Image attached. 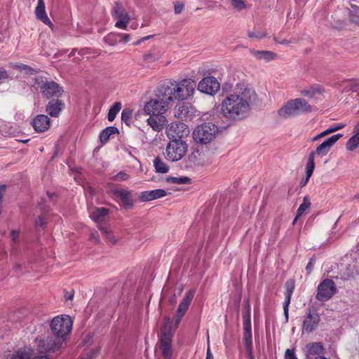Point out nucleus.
Wrapping results in <instances>:
<instances>
[{"instance_id": "obj_1", "label": "nucleus", "mask_w": 359, "mask_h": 359, "mask_svg": "<svg viewBox=\"0 0 359 359\" xmlns=\"http://www.w3.org/2000/svg\"><path fill=\"white\" fill-rule=\"evenodd\" d=\"M72 320L69 316L61 315L55 317L50 323L53 336L48 335L36 339L34 349L40 354L48 355L59 351L66 341L67 336L71 332Z\"/></svg>"}, {"instance_id": "obj_2", "label": "nucleus", "mask_w": 359, "mask_h": 359, "mask_svg": "<svg viewBox=\"0 0 359 359\" xmlns=\"http://www.w3.org/2000/svg\"><path fill=\"white\" fill-rule=\"evenodd\" d=\"M255 98V90L249 88L230 94L222 102V113L225 117L231 119H241L247 116L250 104Z\"/></svg>"}, {"instance_id": "obj_3", "label": "nucleus", "mask_w": 359, "mask_h": 359, "mask_svg": "<svg viewBox=\"0 0 359 359\" xmlns=\"http://www.w3.org/2000/svg\"><path fill=\"white\" fill-rule=\"evenodd\" d=\"M195 82L190 79L180 81L169 80L162 83L158 88L159 96L165 97L170 103L175 100L188 99L194 93Z\"/></svg>"}, {"instance_id": "obj_4", "label": "nucleus", "mask_w": 359, "mask_h": 359, "mask_svg": "<svg viewBox=\"0 0 359 359\" xmlns=\"http://www.w3.org/2000/svg\"><path fill=\"white\" fill-rule=\"evenodd\" d=\"M312 111L311 106L302 98H295L288 101L278 111L280 116L289 118Z\"/></svg>"}, {"instance_id": "obj_5", "label": "nucleus", "mask_w": 359, "mask_h": 359, "mask_svg": "<svg viewBox=\"0 0 359 359\" xmlns=\"http://www.w3.org/2000/svg\"><path fill=\"white\" fill-rule=\"evenodd\" d=\"M218 133V128L212 123H205L198 126L193 132L195 142L201 144H208L212 141Z\"/></svg>"}, {"instance_id": "obj_6", "label": "nucleus", "mask_w": 359, "mask_h": 359, "mask_svg": "<svg viewBox=\"0 0 359 359\" xmlns=\"http://www.w3.org/2000/svg\"><path fill=\"white\" fill-rule=\"evenodd\" d=\"M171 323L169 318L164 319V325L162 328L163 337L160 339L159 348L165 359H171L172 355L171 338L175 329L168 327Z\"/></svg>"}, {"instance_id": "obj_7", "label": "nucleus", "mask_w": 359, "mask_h": 359, "mask_svg": "<svg viewBox=\"0 0 359 359\" xmlns=\"http://www.w3.org/2000/svg\"><path fill=\"white\" fill-rule=\"evenodd\" d=\"M156 97L151 100L144 106V111L147 114H162L168 109L170 102L163 96H159L157 89Z\"/></svg>"}, {"instance_id": "obj_8", "label": "nucleus", "mask_w": 359, "mask_h": 359, "mask_svg": "<svg viewBox=\"0 0 359 359\" xmlns=\"http://www.w3.org/2000/svg\"><path fill=\"white\" fill-rule=\"evenodd\" d=\"M187 152V144L180 140H172L166 147L165 158L172 162L180 161Z\"/></svg>"}, {"instance_id": "obj_9", "label": "nucleus", "mask_w": 359, "mask_h": 359, "mask_svg": "<svg viewBox=\"0 0 359 359\" xmlns=\"http://www.w3.org/2000/svg\"><path fill=\"white\" fill-rule=\"evenodd\" d=\"M209 149L205 148L201 150L194 151L189 156V161L194 166L205 167L208 166L213 162V155Z\"/></svg>"}, {"instance_id": "obj_10", "label": "nucleus", "mask_w": 359, "mask_h": 359, "mask_svg": "<svg viewBox=\"0 0 359 359\" xmlns=\"http://www.w3.org/2000/svg\"><path fill=\"white\" fill-rule=\"evenodd\" d=\"M336 292L335 283L330 279H325L318 286L316 298L320 302H325L330 299Z\"/></svg>"}, {"instance_id": "obj_11", "label": "nucleus", "mask_w": 359, "mask_h": 359, "mask_svg": "<svg viewBox=\"0 0 359 359\" xmlns=\"http://www.w3.org/2000/svg\"><path fill=\"white\" fill-rule=\"evenodd\" d=\"M194 294H195V290H191L186 293L185 296L184 297V298L182 299V300L181 301V302L180 303V304L178 306L177 312L173 317V321L172 322L170 321L172 323L168 327H171L170 326L172 323H174L173 329H176L178 327L182 318L186 313V312H187V309L194 297Z\"/></svg>"}, {"instance_id": "obj_12", "label": "nucleus", "mask_w": 359, "mask_h": 359, "mask_svg": "<svg viewBox=\"0 0 359 359\" xmlns=\"http://www.w3.org/2000/svg\"><path fill=\"white\" fill-rule=\"evenodd\" d=\"M36 83H38L42 94L47 98L52 97H60L63 90L54 81H43L41 78L36 79Z\"/></svg>"}, {"instance_id": "obj_13", "label": "nucleus", "mask_w": 359, "mask_h": 359, "mask_svg": "<svg viewBox=\"0 0 359 359\" xmlns=\"http://www.w3.org/2000/svg\"><path fill=\"white\" fill-rule=\"evenodd\" d=\"M189 133V127L182 122L171 123L166 128L168 137L175 141L187 137Z\"/></svg>"}, {"instance_id": "obj_14", "label": "nucleus", "mask_w": 359, "mask_h": 359, "mask_svg": "<svg viewBox=\"0 0 359 359\" xmlns=\"http://www.w3.org/2000/svg\"><path fill=\"white\" fill-rule=\"evenodd\" d=\"M112 16L116 20V27L123 29H127L130 16L121 4L115 3L113 7Z\"/></svg>"}, {"instance_id": "obj_15", "label": "nucleus", "mask_w": 359, "mask_h": 359, "mask_svg": "<svg viewBox=\"0 0 359 359\" xmlns=\"http://www.w3.org/2000/svg\"><path fill=\"white\" fill-rule=\"evenodd\" d=\"M220 88V84L216 78L208 76L203 78L198 85V89L204 93L214 95L218 92Z\"/></svg>"}, {"instance_id": "obj_16", "label": "nucleus", "mask_w": 359, "mask_h": 359, "mask_svg": "<svg viewBox=\"0 0 359 359\" xmlns=\"http://www.w3.org/2000/svg\"><path fill=\"white\" fill-rule=\"evenodd\" d=\"M343 136L342 134L338 133L327 138L323 143L319 144L316 151H311L314 156H325L330 151L332 146Z\"/></svg>"}, {"instance_id": "obj_17", "label": "nucleus", "mask_w": 359, "mask_h": 359, "mask_svg": "<svg viewBox=\"0 0 359 359\" xmlns=\"http://www.w3.org/2000/svg\"><path fill=\"white\" fill-rule=\"evenodd\" d=\"M243 339H252L250 305L248 301L245 302L243 312Z\"/></svg>"}, {"instance_id": "obj_18", "label": "nucleus", "mask_w": 359, "mask_h": 359, "mask_svg": "<svg viewBox=\"0 0 359 359\" xmlns=\"http://www.w3.org/2000/svg\"><path fill=\"white\" fill-rule=\"evenodd\" d=\"M324 347L320 342H312L306 345V353L309 359H327L320 355L323 353Z\"/></svg>"}, {"instance_id": "obj_19", "label": "nucleus", "mask_w": 359, "mask_h": 359, "mask_svg": "<svg viewBox=\"0 0 359 359\" xmlns=\"http://www.w3.org/2000/svg\"><path fill=\"white\" fill-rule=\"evenodd\" d=\"M149 115V118L147 120V124L156 132L162 131L168 123L165 116L162 114Z\"/></svg>"}, {"instance_id": "obj_20", "label": "nucleus", "mask_w": 359, "mask_h": 359, "mask_svg": "<svg viewBox=\"0 0 359 359\" xmlns=\"http://www.w3.org/2000/svg\"><path fill=\"white\" fill-rule=\"evenodd\" d=\"M111 191L116 197L121 199L125 208L128 209L133 206V200L130 191L120 188H113Z\"/></svg>"}, {"instance_id": "obj_21", "label": "nucleus", "mask_w": 359, "mask_h": 359, "mask_svg": "<svg viewBox=\"0 0 359 359\" xmlns=\"http://www.w3.org/2000/svg\"><path fill=\"white\" fill-rule=\"evenodd\" d=\"M50 125V120L48 116L39 114L32 121V126L34 130L38 133H43L47 130Z\"/></svg>"}, {"instance_id": "obj_22", "label": "nucleus", "mask_w": 359, "mask_h": 359, "mask_svg": "<svg viewBox=\"0 0 359 359\" xmlns=\"http://www.w3.org/2000/svg\"><path fill=\"white\" fill-rule=\"evenodd\" d=\"M167 192L162 189L142 191L139 199L142 202L149 201L165 196Z\"/></svg>"}, {"instance_id": "obj_23", "label": "nucleus", "mask_w": 359, "mask_h": 359, "mask_svg": "<svg viewBox=\"0 0 359 359\" xmlns=\"http://www.w3.org/2000/svg\"><path fill=\"white\" fill-rule=\"evenodd\" d=\"M65 108V103L58 99H53L46 105V112L52 117H57Z\"/></svg>"}, {"instance_id": "obj_24", "label": "nucleus", "mask_w": 359, "mask_h": 359, "mask_svg": "<svg viewBox=\"0 0 359 359\" xmlns=\"http://www.w3.org/2000/svg\"><path fill=\"white\" fill-rule=\"evenodd\" d=\"M320 321V317L317 313H311V312L307 313V316L304 320L303 330L306 332H311L316 327Z\"/></svg>"}, {"instance_id": "obj_25", "label": "nucleus", "mask_w": 359, "mask_h": 359, "mask_svg": "<svg viewBox=\"0 0 359 359\" xmlns=\"http://www.w3.org/2000/svg\"><path fill=\"white\" fill-rule=\"evenodd\" d=\"M250 53L257 60H263L266 62H269L277 57V54L271 50H258L250 49Z\"/></svg>"}, {"instance_id": "obj_26", "label": "nucleus", "mask_w": 359, "mask_h": 359, "mask_svg": "<svg viewBox=\"0 0 359 359\" xmlns=\"http://www.w3.org/2000/svg\"><path fill=\"white\" fill-rule=\"evenodd\" d=\"M35 15L38 20H41L45 25L52 27L53 24L48 17L46 9H45V3L43 0H38L37 6L35 8Z\"/></svg>"}, {"instance_id": "obj_27", "label": "nucleus", "mask_w": 359, "mask_h": 359, "mask_svg": "<svg viewBox=\"0 0 359 359\" xmlns=\"http://www.w3.org/2000/svg\"><path fill=\"white\" fill-rule=\"evenodd\" d=\"M285 299L284 302L283 310H284V314H285L286 320H287L288 311H289L288 307H289V305L291 302V297H292V294L294 287L293 281L287 280L285 283Z\"/></svg>"}, {"instance_id": "obj_28", "label": "nucleus", "mask_w": 359, "mask_h": 359, "mask_svg": "<svg viewBox=\"0 0 359 359\" xmlns=\"http://www.w3.org/2000/svg\"><path fill=\"white\" fill-rule=\"evenodd\" d=\"M108 210L104 208H92L90 210V217L96 222H100L107 215Z\"/></svg>"}, {"instance_id": "obj_29", "label": "nucleus", "mask_w": 359, "mask_h": 359, "mask_svg": "<svg viewBox=\"0 0 359 359\" xmlns=\"http://www.w3.org/2000/svg\"><path fill=\"white\" fill-rule=\"evenodd\" d=\"M118 132L117 128L109 126L104 129L100 135V142L102 143L107 142L111 135L116 134Z\"/></svg>"}, {"instance_id": "obj_30", "label": "nucleus", "mask_w": 359, "mask_h": 359, "mask_svg": "<svg viewBox=\"0 0 359 359\" xmlns=\"http://www.w3.org/2000/svg\"><path fill=\"white\" fill-rule=\"evenodd\" d=\"M188 112V107L184 104H180L175 108V116L182 120L187 117Z\"/></svg>"}, {"instance_id": "obj_31", "label": "nucleus", "mask_w": 359, "mask_h": 359, "mask_svg": "<svg viewBox=\"0 0 359 359\" xmlns=\"http://www.w3.org/2000/svg\"><path fill=\"white\" fill-rule=\"evenodd\" d=\"M315 156L313 154H311L309 155L308 161L306 166V180H309L311 176L313 174V172L315 168Z\"/></svg>"}, {"instance_id": "obj_32", "label": "nucleus", "mask_w": 359, "mask_h": 359, "mask_svg": "<svg viewBox=\"0 0 359 359\" xmlns=\"http://www.w3.org/2000/svg\"><path fill=\"white\" fill-rule=\"evenodd\" d=\"M353 136L348 139L346 147L348 151H353L359 147V135L353 132Z\"/></svg>"}, {"instance_id": "obj_33", "label": "nucleus", "mask_w": 359, "mask_h": 359, "mask_svg": "<svg viewBox=\"0 0 359 359\" xmlns=\"http://www.w3.org/2000/svg\"><path fill=\"white\" fill-rule=\"evenodd\" d=\"M154 166L159 173H166L169 170L168 166L158 157L154 160Z\"/></svg>"}, {"instance_id": "obj_34", "label": "nucleus", "mask_w": 359, "mask_h": 359, "mask_svg": "<svg viewBox=\"0 0 359 359\" xmlns=\"http://www.w3.org/2000/svg\"><path fill=\"white\" fill-rule=\"evenodd\" d=\"M99 229L106 236L107 240L109 243H111L112 244L116 243L117 239L116 238L114 235L111 233V231L109 229V228H108L107 226H102L100 225L99 226Z\"/></svg>"}, {"instance_id": "obj_35", "label": "nucleus", "mask_w": 359, "mask_h": 359, "mask_svg": "<svg viewBox=\"0 0 359 359\" xmlns=\"http://www.w3.org/2000/svg\"><path fill=\"white\" fill-rule=\"evenodd\" d=\"M350 20L354 23H359V7L352 5L349 9Z\"/></svg>"}, {"instance_id": "obj_36", "label": "nucleus", "mask_w": 359, "mask_h": 359, "mask_svg": "<svg viewBox=\"0 0 359 359\" xmlns=\"http://www.w3.org/2000/svg\"><path fill=\"white\" fill-rule=\"evenodd\" d=\"M121 109V104L120 102H116L110 108L108 113V120L109 121H112L114 120L116 114Z\"/></svg>"}, {"instance_id": "obj_37", "label": "nucleus", "mask_w": 359, "mask_h": 359, "mask_svg": "<svg viewBox=\"0 0 359 359\" xmlns=\"http://www.w3.org/2000/svg\"><path fill=\"white\" fill-rule=\"evenodd\" d=\"M311 203L309 201V199L307 196H305L304 198L302 203L299 205V207L297 209V217H301L305 211L310 207Z\"/></svg>"}, {"instance_id": "obj_38", "label": "nucleus", "mask_w": 359, "mask_h": 359, "mask_svg": "<svg viewBox=\"0 0 359 359\" xmlns=\"http://www.w3.org/2000/svg\"><path fill=\"white\" fill-rule=\"evenodd\" d=\"M168 182L175 183L178 184H187L191 182V179L188 177H170L167 179Z\"/></svg>"}, {"instance_id": "obj_39", "label": "nucleus", "mask_w": 359, "mask_h": 359, "mask_svg": "<svg viewBox=\"0 0 359 359\" xmlns=\"http://www.w3.org/2000/svg\"><path fill=\"white\" fill-rule=\"evenodd\" d=\"M248 35L250 38H256V39H263L268 35L266 31H255V32H248Z\"/></svg>"}, {"instance_id": "obj_40", "label": "nucleus", "mask_w": 359, "mask_h": 359, "mask_svg": "<svg viewBox=\"0 0 359 359\" xmlns=\"http://www.w3.org/2000/svg\"><path fill=\"white\" fill-rule=\"evenodd\" d=\"M248 359H255L252 353V339H243Z\"/></svg>"}, {"instance_id": "obj_41", "label": "nucleus", "mask_w": 359, "mask_h": 359, "mask_svg": "<svg viewBox=\"0 0 359 359\" xmlns=\"http://www.w3.org/2000/svg\"><path fill=\"white\" fill-rule=\"evenodd\" d=\"M233 7L238 11H242L245 8V4L243 0H231Z\"/></svg>"}, {"instance_id": "obj_42", "label": "nucleus", "mask_w": 359, "mask_h": 359, "mask_svg": "<svg viewBox=\"0 0 359 359\" xmlns=\"http://www.w3.org/2000/svg\"><path fill=\"white\" fill-rule=\"evenodd\" d=\"M100 352V348H92L86 353L87 358L82 357L81 359H94Z\"/></svg>"}, {"instance_id": "obj_43", "label": "nucleus", "mask_w": 359, "mask_h": 359, "mask_svg": "<svg viewBox=\"0 0 359 359\" xmlns=\"http://www.w3.org/2000/svg\"><path fill=\"white\" fill-rule=\"evenodd\" d=\"M273 39L276 43H280V44H285V45H289L290 43H296L297 42V39L294 38H291L290 40H286V39H278V36H273Z\"/></svg>"}, {"instance_id": "obj_44", "label": "nucleus", "mask_w": 359, "mask_h": 359, "mask_svg": "<svg viewBox=\"0 0 359 359\" xmlns=\"http://www.w3.org/2000/svg\"><path fill=\"white\" fill-rule=\"evenodd\" d=\"M114 181H126L129 179V175L124 172H120L112 177Z\"/></svg>"}, {"instance_id": "obj_45", "label": "nucleus", "mask_w": 359, "mask_h": 359, "mask_svg": "<svg viewBox=\"0 0 359 359\" xmlns=\"http://www.w3.org/2000/svg\"><path fill=\"white\" fill-rule=\"evenodd\" d=\"M157 60V57L154 53L149 52L144 55V60L147 62L151 63Z\"/></svg>"}, {"instance_id": "obj_46", "label": "nucleus", "mask_w": 359, "mask_h": 359, "mask_svg": "<svg viewBox=\"0 0 359 359\" xmlns=\"http://www.w3.org/2000/svg\"><path fill=\"white\" fill-rule=\"evenodd\" d=\"M184 8V4L177 1L174 4V12L175 14H180Z\"/></svg>"}, {"instance_id": "obj_47", "label": "nucleus", "mask_w": 359, "mask_h": 359, "mask_svg": "<svg viewBox=\"0 0 359 359\" xmlns=\"http://www.w3.org/2000/svg\"><path fill=\"white\" fill-rule=\"evenodd\" d=\"M344 126H345V124H344V123H335V124L331 126L330 127H329L328 130L331 134L334 132H336V131L343 128Z\"/></svg>"}, {"instance_id": "obj_48", "label": "nucleus", "mask_w": 359, "mask_h": 359, "mask_svg": "<svg viewBox=\"0 0 359 359\" xmlns=\"http://www.w3.org/2000/svg\"><path fill=\"white\" fill-rule=\"evenodd\" d=\"M353 86V82L352 81H346L343 82V83L341 85V88H343V90H352V88Z\"/></svg>"}, {"instance_id": "obj_49", "label": "nucleus", "mask_w": 359, "mask_h": 359, "mask_svg": "<svg viewBox=\"0 0 359 359\" xmlns=\"http://www.w3.org/2000/svg\"><path fill=\"white\" fill-rule=\"evenodd\" d=\"M316 259L314 257H312L310 259L309 263L307 264L306 266V270L307 271V273L309 274L311 273L314 264H315Z\"/></svg>"}, {"instance_id": "obj_50", "label": "nucleus", "mask_w": 359, "mask_h": 359, "mask_svg": "<svg viewBox=\"0 0 359 359\" xmlns=\"http://www.w3.org/2000/svg\"><path fill=\"white\" fill-rule=\"evenodd\" d=\"M285 359H297L293 350L287 349L285 353Z\"/></svg>"}, {"instance_id": "obj_51", "label": "nucleus", "mask_w": 359, "mask_h": 359, "mask_svg": "<svg viewBox=\"0 0 359 359\" xmlns=\"http://www.w3.org/2000/svg\"><path fill=\"white\" fill-rule=\"evenodd\" d=\"M90 239L92 242L98 243L100 242L98 233L97 231H92L90 234Z\"/></svg>"}, {"instance_id": "obj_52", "label": "nucleus", "mask_w": 359, "mask_h": 359, "mask_svg": "<svg viewBox=\"0 0 359 359\" xmlns=\"http://www.w3.org/2000/svg\"><path fill=\"white\" fill-rule=\"evenodd\" d=\"M301 94L306 97H312L315 93L312 89H304L301 91Z\"/></svg>"}, {"instance_id": "obj_53", "label": "nucleus", "mask_w": 359, "mask_h": 359, "mask_svg": "<svg viewBox=\"0 0 359 359\" xmlns=\"http://www.w3.org/2000/svg\"><path fill=\"white\" fill-rule=\"evenodd\" d=\"M16 67L18 69H20L21 71H25L27 73L33 72V69L26 65L21 64V65H17Z\"/></svg>"}, {"instance_id": "obj_54", "label": "nucleus", "mask_w": 359, "mask_h": 359, "mask_svg": "<svg viewBox=\"0 0 359 359\" xmlns=\"http://www.w3.org/2000/svg\"><path fill=\"white\" fill-rule=\"evenodd\" d=\"M329 134H330L328 128L326 129L325 130L323 131L322 133H320V134L317 135L316 136H315L313 138V141H316V140H318V139L323 137H325V136H327Z\"/></svg>"}, {"instance_id": "obj_55", "label": "nucleus", "mask_w": 359, "mask_h": 359, "mask_svg": "<svg viewBox=\"0 0 359 359\" xmlns=\"http://www.w3.org/2000/svg\"><path fill=\"white\" fill-rule=\"evenodd\" d=\"M19 234H20V233L18 231L13 230L11 231V236L12 241L13 243H17L18 238H19Z\"/></svg>"}, {"instance_id": "obj_56", "label": "nucleus", "mask_w": 359, "mask_h": 359, "mask_svg": "<svg viewBox=\"0 0 359 359\" xmlns=\"http://www.w3.org/2000/svg\"><path fill=\"white\" fill-rule=\"evenodd\" d=\"M130 111L128 110H123L121 114V118L123 121L126 122L130 117Z\"/></svg>"}, {"instance_id": "obj_57", "label": "nucleus", "mask_w": 359, "mask_h": 359, "mask_svg": "<svg viewBox=\"0 0 359 359\" xmlns=\"http://www.w3.org/2000/svg\"><path fill=\"white\" fill-rule=\"evenodd\" d=\"M46 224V219L43 217H39L36 220V226H41V227H43V226H45Z\"/></svg>"}, {"instance_id": "obj_58", "label": "nucleus", "mask_w": 359, "mask_h": 359, "mask_svg": "<svg viewBox=\"0 0 359 359\" xmlns=\"http://www.w3.org/2000/svg\"><path fill=\"white\" fill-rule=\"evenodd\" d=\"M8 77V74L6 70L0 68V81L5 80Z\"/></svg>"}, {"instance_id": "obj_59", "label": "nucleus", "mask_w": 359, "mask_h": 359, "mask_svg": "<svg viewBox=\"0 0 359 359\" xmlns=\"http://www.w3.org/2000/svg\"><path fill=\"white\" fill-rule=\"evenodd\" d=\"M153 37H154V35H149V36H144V37L142 38L141 39H140L139 41H137L136 44H140V43H142L144 41L149 40Z\"/></svg>"}, {"instance_id": "obj_60", "label": "nucleus", "mask_w": 359, "mask_h": 359, "mask_svg": "<svg viewBox=\"0 0 359 359\" xmlns=\"http://www.w3.org/2000/svg\"><path fill=\"white\" fill-rule=\"evenodd\" d=\"M119 36L125 41L128 42L130 40V36L127 34H119Z\"/></svg>"}, {"instance_id": "obj_61", "label": "nucleus", "mask_w": 359, "mask_h": 359, "mask_svg": "<svg viewBox=\"0 0 359 359\" xmlns=\"http://www.w3.org/2000/svg\"><path fill=\"white\" fill-rule=\"evenodd\" d=\"M5 190H6V186L0 185V203H1L2 197H3Z\"/></svg>"}, {"instance_id": "obj_62", "label": "nucleus", "mask_w": 359, "mask_h": 359, "mask_svg": "<svg viewBox=\"0 0 359 359\" xmlns=\"http://www.w3.org/2000/svg\"><path fill=\"white\" fill-rule=\"evenodd\" d=\"M205 359H214L213 355H212V353L210 352V348H208Z\"/></svg>"}, {"instance_id": "obj_63", "label": "nucleus", "mask_w": 359, "mask_h": 359, "mask_svg": "<svg viewBox=\"0 0 359 359\" xmlns=\"http://www.w3.org/2000/svg\"><path fill=\"white\" fill-rule=\"evenodd\" d=\"M353 132L359 135V123L355 126Z\"/></svg>"}, {"instance_id": "obj_64", "label": "nucleus", "mask_w": 359, "mask_h": 359, "mask_svg": "<svg viewBox=\"0 0 359 359\" xmlns=\"http://www.w3.org/2000/svg\"><path fill=\"white\" fill-rule=\"evenodd\" d=\"M309 180H306V176L304 179V180L301 182L302 186H305L308 183Z\"/></svg>"}]
</instances>
